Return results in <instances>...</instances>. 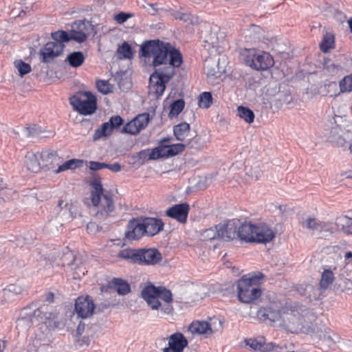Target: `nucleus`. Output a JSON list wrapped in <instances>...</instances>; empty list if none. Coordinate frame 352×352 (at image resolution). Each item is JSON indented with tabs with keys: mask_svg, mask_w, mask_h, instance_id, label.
<instances>
[{
	"mask_svg": "<svg viewBox=\"0 0 352 352\" xmlns=\"http://www.w3.org/2000/svg\"><path fill=\"white\" fill-rule=\"evenodd\" d=\"M300 311L301 309L296 302L287 303L285 306L280 307L279 302H274L266 307H261L257 311L256 315L261 320L274 322L283 314H292L296 316V314H300Z\"/></svg>",
	"mask_w": 352,
	"mask_h": 352,
	"instance_id": "8",
	"label": "nucleus"
},
{
	"mask_svg": "<svg viewBox=\"0 0 352 352\" xmlns=\"http://www.w3.org/2000/svg\"><path fill=\"white\" fill-rule=\"evenodd\" d=\"M140 55L145 58H152L151 64L155 67L168 64L165 69L156 70L150 76L148 88H166V84L175 74V68L179 67L183 61L178 50L170 43L160 40L144 42L140 47Z\"/></svg>",
	"mask_w": 352,
	"mask_h": 352,
	"instance_id": "1",
	"label": "nucleus"
},
{
	"mask_svg": "<svg viewBox=\"0 0 352 352\" xmlns=\"http://www.w3.org/2000/svg\"><path fill=\"white\" fill-rule=\"evenodd\" d=\"M162 260L161 253L155 248L139 249L138 262L139 265H155Z\"/></svg>",
	"mask_w": 352,
	"mask_h": 352,
	"instance_id": "19",
	"label": "nucleus"
},
{
	"mask_svg": "<svg viewBox=\"0 0 352 352\" xmlns=\"http://www.w3.org/2000/svg\"><path fill=\"white\" fill-rule=\"evenodd\" d=\"M111 286L120 295H126L131 291L129 284L122 278H115L111 282Z\"/></svg>",
	"mask_w": 352,
	"mask_h": 352,
	"instance_id": "29",
	"label": "nucleus"
},
{
	"mask_svg": "<svg viewBox=\"0 0 352 352\" xmlns=\"http://www.w3.org/2000/svg\"><path fill=\"white\" fill-rule=\"evenodd\" d=\"M160 90H161V93H162V92L164 91V89H160Z\"/></svg>",
	"mask_w": 352,
	"mask_h": 352,
	"instance_id": "63",
	"label": "nucleus"
},
{
	"mask_svg": "<svg viewBox=\"0 0 352 352\" xmlns=\"http://www.w3.org/2000/svg\"><path fill=\"white\" fill-rule=\"evenodd\" d=\"M338 220L342 231L346 235H352V218L344 215L339 217Z\"/></svg>",
	"mask_w": 352,
	"mask_h": 352,
	"instance_id": "36",
	"label": "nucleus"
},
{
	"mask_svg": "<svg viewBox=\"0 0 352 352\" xmlns=\"http://www.w3.org/2000/svg\"><path fill=\"white\" fill-rule=\"evenodd\" d=\"M334 47V36L332 34H327L324 36L320 47L322 52L327 53Z\"/></svg>",
	"mask_w": 352,
	"mask_h": 352,
	"instance_id": "40",
	"label": "nucleus"
},
{
	"mask_svg": "<svg viewBox=\"0 0 352 352\" xmlns=\"http://www.w3.org/2000/svg\"><path fill=\"white\" fill-rule=\"evenodd\" d=\"M170 138H165L160 141V146L152 149L149 154V160H157L160 158H168L175 156L183 152L185 149V145L182 143L166 145L169 142Z\"/></svg>",
	"mask_w": 352,
	"mask_h": 352,
	"instance_id": "10",
	"label": "nucleus"
},
{
	"mask_svg": "<svg viewBox=\"0 0 352 352\" xmlns=\"http://www.w3.org/2000/svg\"><path fill=\"white\" fill-rule=\"evenodd\" d=\"M188 330L192 335H203L205 337L213 333L211 325L206 321H193L188 327Z\"/></svg>",
	"mask_w": 352,
	"mask_h": 352,
	"instance_id": "23",
	"label": "nucleus"
},
{
	"mask_svg": "<svg viewBox=\"0 0 352 352\" xmlns=\"http://www.w3.org/2000/svg\"><path fill=\"white\" fill-rule=\"evenodd\" d=\"M63 204H64V201H63V200H62V199H59L58 203V208H59L60 209H61V210H62V209H63V208H64L65 207H67V204H65L64 206H63Z\"/></svg>",
	"mask_w": 352,
	"mask_h": 352,
	"instance_id": "52",
	"label": "nucleus"
},
{
	"mask_svg": "<svg viewBox=\"0 0 352 352\" xmlns=\"http://www.w3.org/2000/svg\"><path fill=\"white\" fill-rule=\"evenodd\" d=\"M246 344L254 351L269 352L274 350L275 345L272 342L265 343L264 338H250L245 340Z\"/></svg>",
	"mask_w": 352,
	"mask_h": 352,
	"instance_id": "24",
	"label": "nucleus"
},
{
	"mask_svg": "<svg viewBox=\"0 0 352 352\" xmlns=\"http://www.w3.org/2000/svg\"><path fill=\"white\" fill-rule=\"evenodd\" d=\"M54 300V294L53 292H49L46 294L45 300L49 303H52Z\"/></svg>",
	"mask_w": 352,
	"mask_h": 352,
	"instance_id": "50",
	"label": "nucleus"
},
{
	"mask_svg": "<svg viewBox=\"0 0 352 352\" xmlns=\"http://www.w3.org/2000/svg\"><path fill=\"white\" fill-rule=\"evenodd\" d=\"M171 15L175 19H179L181 21H184V22H192V16L189 13H183L178 11L170 10Z\"/></svg>",
	"mask_w": 352,
	"mask_h": 352,
	"instance_id": "43",
	"label": "nucleus"
},
{
	"mask_svg": "<svg viewBox=\"0 0 352 352\" xmlns=\"http://www.w3.org/2000/svg\"><path fill=\"white\" fill-rule=\"evenodd\" d=\"M14 66L21 76H23L31 72V66L22 60H15Z\"/></svg>",
	"mask_w": 352,
	"mask_h": 352,
	"instance_id": "42",
	"label": "nucleus"
},
{
	"mask_svg": "<svg viewBox=\"0 0 352 352\" xmlns=\"http://www.w3.org/2000/svg\"><path fill=\"white\" fill-rule=\"evenodd\" d=\"M52 38L54 41L52 43H59L64 44L65 42H69L72 40V37L69 33L64 30H58L51 34Z\"/></svg>",
	"mask_w": 352,
	"mask_h": 352,
	"instance_id": "37",
	"label": "nucleus"
},
{
	"mask_svg": "<svg viewBox=\"0 0 352 352\" xmlns=\"http://www.w3.org/2000/svg\"><path fill=\"white\" fill-rule=\"evenodd\" d=\"M335 279L333 272L330 270H324L322 273L319 282V289L322 292L326 290Z\"/></svg>",
	"mask_w": 352,
	"mask_h": 352,
	"instance_id": "31",
	"label": "nucleus"
},
{
	"mask_svg": "<svg viewBox=\"0 0 352 352\" xmlns=\"http://www.w3.org/2000/svg\"><path fill=\"white\" fill-rule=\"evenodd\" d=\"M95 309V304L93 299L89 296H79L75 302V311L78 317L88 318L91 317Z\"/></svg>",
	"mask_w": 352,
	"mask_h": 352,
	"instance_id": "17",
	"label": "nucleus"
},
{
	"mask_svg": "<svg viewBox=\"0 0 352 352\" xmlns=\"http://www.w3.org/2000/svg\"><path fill=\"white\" fill-rule=\"evenodd\" d=\"M91 187V201L94 206L97 207L96 215L102 218L114 217L116 207L113 195L111 191L105 190L102 184L101 178L94 177L89 182Z\"/></svg>",
	"mask_w": 352,
	"mask_h": 352,
	"instance_id": "2",
	"label": "nucleus"
},
{
	"mask_svg": "<svg viewBox=\"0 0 352 352\" xmlns=\"http://www.w3.org/2000/svg\"><path fill=\"white\" fill-rule=\"evenodd\" d=\"M39 153L42 168L50 169L53 168L55 164H58L61 160V157L56 151L48 149Z\"/></svg>",
	"mask_w": 352,
	"mask_h": 352,
	"instance_id": "22",
	"label": "nucleus"
},
{
	"mask_svg": "<svg viewBox=\"0 0 352 352\" xmlns=\"http://www.w3.org/2000/svg\"><path fill=\"white\" fill-rule=\"evenodd\" d=\"M107 166L104 167V168H108L114 173H118L121 170V166L118 163H114L112 164H107Z\"/></svg>",
	"mask_w": 352,
	"mask_h": 352,
	"instance_id": "48",
	"label": "nucleus"
},
{
	"mask_svg": "<svg viewBox=\"0 0 352 352\" xmlns=\"http://www.w3.org/2000/svg\"><path fill=\"white\" fill-rule=\"evenodd\" d=\"M85 329V324L80 322L78 327H77V333L78 334H82Z\"/></svg>",
	"mask_w": 352,
	"mask_h": 352,
	"instance_id": "51",
	"label": "nucleus"
},
{
	"mask_svg": "<svg viewBox=\"0 0 352 352\" xmlns=\"http://www.w3.org/2000/svg\"><path fill=\"white\" fill-rule=\"evenodd\" d=\"M243 223L239 226L238 223L234 221H229L223 225L215 226V228H210L207 232H212L213 235L211 239H219L223 241H231L236 238H239L243 241V236L241 235V229Z\"/></svg>",
	"mask_w": 352,
	"mask_h": 352,
	"instance_id": "9",
	"label": "nucleus"
},
{
	"mask_svg": "<svg viewBox=\"0 0 352 352\" xmlns=\"http://www.w3.org/2000/svg\"><path fill=\"white\" fill-rule=\"evenodd\" d=\"M150 120L149 113H140L124 126L122 131L131 135H137L147 126Z\"/></svg>",
	"mask_w": 352,
	"mask_h": 352,
	"instance_id": "13",
	"label": "nucleus"
},
{
	"mask_svg": "<svg viewBox=\"0 0 352 352\" xmlns=\"http://www.w3.org/2000/svg\"><path fill=\"white\" fill-rule=\"evenodd\" d=\"M115 86H118L119 88L125 86L120 75H117L110 80H98L96 81V88H113Z\"/></svg>",
	"mask_w": 352,
	"mask_h": 352,
	"instance_id": "28",
	"label": "nucleus"
},
{
	"mask_svg": "<svg viewBox=\"0 0 352 352\" xmlns=\"http://www.w3.org/2000/svg\"><path fill=\"white\" fill-rule=\"evenodd\" d=\"M190 206L188 203L175 204L165 211V215L184 224L187 221Z\"/></svg>",
	"mask_w": 352,
	"mask_h": 352,
	"instance_id": "18",
	"label": "nucleus"
},
{
	"mask_svg": "<svg viewBox=\"0 0 352 352\" xmlns=\"http://www.w3.org/2000/svg\"><path fill=\"white\" fill-rule=\"evenodd\" d=\"M141 295L153 310L161 308L163 314H170L173 312V294L165 287H156L152 284L146 285L142 290Z\"/></svg>",
	"mask_w": 352,
	"mask_h": 352,
	"instance_id": "3",
	"label": "nucleus"
},
{
	"mask_svg": "<svg viewBox=\"0 0 352 352\" xmlns=\"http://www.w3.org/2000/svg\"><path fill=\"white\" fill-rule=\"evenodd\" d=\"M117 55L120 59H131L133 58V52L127 42H124L117 50Z\"/></svg>",
	"mask_w": 352,
	"mask_h": 352,
	"instance_id": "33",
	"label": "nucleus"
},
{
	"mask_svg": "<svg viewBox=\"0 0 352 352\" xmlns=\"http://www.w3.org/2000/svg\"><path fill=\"white\" fill-rule=\"evenodd\" d=\"M148 6H151V8H153L155 11H156V8H155V6H157L156 3H150V4H148Z\"/></svg>",
	"mask_w": 352,
	"mask_h": 352,
	"instance_id": "61",
	"label": "nucleus"
},
{
	"mask_svg": "<svg viewBox=\"0 0 352 352\" xmlns=\"http://www.w3.org/2000/svg\"><path fill=\"white\" fill-rule=\"evenodd\" d=\"M145 235L154 236L162 231L164 223L160 219L146 217L142 221Z\"/></svg>",
	"mask_w": 352,
	"mask_h": 352,
	"instance_id": "20",
	"label": "nucleus"
},
{
	"mask_svg": "<svg viewBox=\"0 0 352 352\" xmlns=\"http://www.w3.org/2000/svg\"><path fill=\"white\" fill-rule=\"evenodd\" d=\"M107 166V164L99 162L90 161L89 162V168L91 170H98Z\"/></svg>",
	"mask_w": 352,
	"mask_h": 352,
	"instance_id": "46",
	"label": "nucleus"
},
{
	"mask_svg": "<svg viewBox=\"0 0 352 352\" xmlns=\"http://www.w3.org/2000/svg\"><path fill=\"white\" fill-rule=\"evenodd\" d=\"M265 94V96L263 98V104L265 105H270L272 107V105L274 104L278 109L280 108L284 104H289L292 101V97L289 91V90H283L278 89L275 94H272V93Z\"/></svg>",
	"mask_w": 352,
	"mask_h": 352,
	"instance_id": "15",
	"label": "nucleus"
},
{
	"mask_svg": "<svg viewBox=\"0 0 352 352\" xmlns=\"http://www.w3.org/2000/svg\"><path fill=\"white\" fill-rule=\"evenodd\" d=\"M243 241L248 243L266 244L275 238L276 233L267 223L254 224L250 222L243 223L241 229Z\"/></svg>",
	"mask_w": 352,
	"mask_h": 352,
	"instance_id": "5",
	"label": "nucleus"
},
{
	"mask_svg": "<svg viewBox=\"0 0 352 352\" xmlns=\"http://www.w3.org/2000/svg\"><path fill=\"white\" fill-rule=\"evenodd\" d=\"M145 235L140 220L132 219L129 221L125 232V237L129 240H138Z\"/></svg>",
	"mask_w": 352,
	"mask_h": 352,
	"instance_id": "21",
	"label": "nucleus"
},
{
	"mask_svg": "<svg viewBox=\"0 0 352 352\" xmlns=\"http://www.w3.org/2000/svg\"><path fill=\"white\" fill-rule=\"evenodd\" d=\"M302 226L307 229L311 230H316L318 232H327L329 230L328 228L329 223L324 221H321L316 218L309 217L304 222Z\"/></svg>",
	"mask_w": 352,
	"mask_h": 352,
	"instance_id": "26",
	"label": "nucleus"
},
{
	"mask_svg": "<svg viewBox=\"0 0 352 352\" xmlns=\"http://www.w3.org/2000/svg\"><path fill=\"white\" fill-rule=\"evenodd\" d=\"M132 15L131 14L125 13V12H120L115 15L114 19L120 24L124 23L127 21L128 19L131 17Z\"/></svg>",
	"mask_w": 352,
	"mask_h": 352,
	"instance_id": "45",
	"label": "nucleus"
},
{
	"mask_svg": "<svg viewBox=\"0 0 352 352\" xmlns=\"http://www.w3.org/2000/svg\"><path fill=\"white\" fill-rule=\"evenodd\" d=\"M210 229H208L205 231V234H206V237L208 238V239L209 240H212V239H211L210 237L213 235V233L212 232H207Z\"/></svg>",
	"mask_w": 352,
	"mask_h": 352,
	"instance_id": "55",
	"label": "nucleus"
},
{
	"mask_svg": "<svg viewBox=\"0 0 352 352\" xmlns=\"http://www.w3.org/2000/svg\"><path fill=\"white\" fill-rule=\"evenodd\" d=\"M338 118L342 119V117L336 116L334 118L336 125L331 127L327 139L336 146L345 149L348 146V143L352 140V132L346 129L344 125L338 124Z\"/></svg>",
	"mask_w": 352,
	"mask_h": 352,
	"instance_id": "11",
	"label": "nucleus"
},
{
	"mask_svg": "<svg viewBox=\"0 0 352 352\" xmlns=\"http://www.w3.org/2000/svg\"><path fill=\"white\" fill-rule=\"evenodd\" d=\"M340 69V66L334 63H331L327 67V69L329 72L334 73Z\"/></svg>",
	"mask_w": 352,
	"mask_h": 352,
	"instance_id": "49",
	"label": "nucleus"
},
{
	"mask_svg": "<svg viewBox=\"0 0 352 352\" xmlns=\"http://www.w3.org/2000/svg\"><path fill=\"white\" fill-rule=\"evenodd\" d=\"M345 258L346 259H349L352 257V252H347L346 254H345V256H344Z\"/></svg>",
	"mask_w": 352,
	"mask_h": 352,
	"instance_id": "57",
	"label": "nucleus"
},
{
	"mask_svg": "<svg viewBox=\"0 0 352 352\" xmlns=\"http://www.w3.org/2000/svg\"><path fill=\"white\" fill-rule=\"evenodd\" d=\"M240 59L246 65L257 71L267 70L274 64L273 57L269 53L258 52L255 49H242Z\"/></svg>",
	"mask_w": 352,
	"mask_h": 352,
	"instance_id": "6",
	"label": "nucleus"
},
{
	"mask_svg": "<svg viewBox=\"0 0 352 352\" xmlns=\"http://www.w3.org/2000/svg\"><path fill=\"white\" fill-rule=\"evenodd\" d=\"M309 91H306L307 95H309Z\"/></svg>",
	"mask_w": 352,
	"mask_h": 352,
	"instance_id": "64",
	"label": "nucleus"
},
{
	"mask_svg": "<svg viewBox=\"0 0 352 352\" xmlns=\"http://www.w3.org/2000/svg\"><path fill=\"white\" fill-rule=\"evenodd\" d=\"M83 164V161L78 159H72L65 162L63 164L60 165L56 170H54L55 173H60L68 170H74L80 167Z\"/></svg>",
	"mask_w": 352,
	"mask_h": 352,
	"instance_id": "32",
	"label": "nucleus"
},
{
	"mask_svg": "<svg viewBox=\"0 0 352 352\" xmlns=\"http://www.w3.org/2000/svg\"><path fill=\"white\" fill-rule=\"evenodd\" d=\"M324 339L325 340L329 341V342H332V343H333V344H335V343L336 342V340H333V338L331 336H329H329H324Z\"/></svg>",
	"mask_w": 352,
	"mask_h": 352,
	"instance_id": "53",
	"label": "nucleus"
},
{
	"mask_svg": "<svg viewBox=\"0 0 352 352\" xmlns=\"http://www.w3.org/2000/svg\"><path fill=\"white\" fill-rule=\"evenodd\" d=\"M190 126L186 122H181L173 126V134L176 140L184 142L190 136Z\"/></svg>",
	"mask_w": 352,
	"mask_h": 352,
	"instance_id": "27",
	"label": "nucleus"
},
{
	"mask_svg": "<svg viewBox=\"0 0 352 352\" xmlns=\"http://www.w3.org/2000/svg\"><path fill=\"white\" fill-rule=\"evenodd\" d=\"M113 130V129L109 122H104L98 129L96 130L94 135V138L96 139L102 136L109 135L112 133Z\"/></svg>",
	"mask_w": 352,
	"mask_h": 352,
	"instance_id": "41",
	"label": "nucleus"
},
{
	"mask_svg": "<svg viewBox=\"0 0 352 352\" xmlns=\"http://www.w3.org/2000/svg\"><path fill=\"white\" fill-rule=\"evenodd\" d=\"M340 88H352V74L344 77L339 82Z\"/></svg>",
	"mask_w": 352,
	"mask_h": 352,
	"instance_id": "44",
	"label": "nucleus"
},
{
	"mask_svg": "<svg viewBox=\"0 0 352 352\" xmlns=\"http://www.w3.org/2000/svg\"><path fill=\"white\" fill-rule=\"evenodd\" d=\"M263 274L258 272L243 276L237 283V296L243 303H251L262 295L261 287Z\"/></svg>",
	"mask_w": 352,
	"mask_h": 352,
	"instance_id": "4",
	"label": "nucleus"
},
{
	"mask_svg": "<svg viewBox=\"0 0 352 352\" xmlns=\"http://www.w3.org/2000/svg\"><path fill=\"white\" fill-rule=\"evenodd\" d=\"M69 100L73 110L82 116L92 115L97 109V98L90 91L79 90Z\"/></svg>",
	"mask_w": 352,
	"mask_h": 352,
	"instance_id": "7",
	"label": "nucleus"
},
{
	"mask_svg": "<svg viewBox=\"0 0 352 352\" xmlns=\"http://www.w3.org/2000/svg\"><path fill=\"white\" fill-rule=\"evenodd\" d=\"M25 158V166L30 171L37 173L42 168L39 152H28Z\"/></svg>",
	"mask_w": 352,
	"mask_h": 352,
	"instance_id": "25",
	"label": "nucleus"
},
{
	"mask_svg": "<svg viewBox=\"0 0 352 352\" xmlns=\"http://www.w3.org/2000/svg\"><path fill=\"white\" fill-rule=\"evenodd\" d=\"M109 122L111 123L113 129H115L122 124L123 119L120 116H112Z\"/></svg>",
	"mask_w": 352,
	"mask_h": 352,
	"instance_id": "47",
	"label": "nucleus"
},
{
	"mask_svg": "<svg viewBox=\"0 0 352 352\" xmlns=\"http://www.w3.org/2000/svg\"><path fill=\"white\" fill-rule=\"evenodd\" d=\"M67 60L72 67H78L84 63L85 56L81 52H74L67 56Z\"/></svg>",
	"mask_w": 352,
	"mask_h": 352,
	"instance_id": "35",
	"label": "nucleus"
},
{
	"mask_svg": "<svg viewBox=\"0 0 352 352\" xmlns=\"http://www.w3.org/2000/svg\"><path fill=\"white\" fill-rule=\"evenodd\" d=\"M92 30V25L87 21H76L72 25L70 36L72 40L78 43L85 41Z\"/></svg>",
	"mask_w": 352,
	"mask_h": 352,
	"instance_id": "12",
	"label": "nucleus"
},
{
	"mask_svg": "<svg viewBox=\"0 0 352 352\" xmlns=\"http://www.w3.org/2000/svg\"><path fill=\"white\" fill-rule=\"evenodd\" d=\"M118 257L126 260H131V262L138 264V250L129 249L122 250L118 253Z\"/></svg>",
	"mask_w": 352,
	"mask_h": 352,
	"instance_id": "38",
	"label": "nucleus"
},
{
	"mask_svg": "<svg viewBox=\"0 0 352 352\" xmlns=\"http://www.w3.org/2000/svg\"><path fill=\"white\" fill-rule=\"evenodd\" d=\"M166 339L168 344L162 349V352H184L188 345L186 336L179 331L172 333Z\"/></svg>",
	"mask_w": 352,
	"mask_h": 352,
	"instance_id": "14",
	"label": "nucleus"
},
{
	"mask_svg": "<svg viewBox=\"0 0 352 352\" xmlns=\"http://www.w3.org/2000/svg\"><path fill=\"white\" fill-rule=\"evenodd\" d=\"M236 115L248 124H252L254 121V113L247 107L242 105L237 107Z\"/></svg>",
	"mask_w": 352,
	"mask_h": 352,
	"instance_id": "30",
	"label": "nucleus"
},
{
	"mask_svg": "<svg viewBox=\"0 0 352 352\" xmlns=\"http://www.w3.org/2000/svg\"><path fill=\"white\" fill-rule=\"evenodd\" d=\"M347 147H348V149H349L351 155H352V142L350 144L348 143Z\"/></svg>",
	"mask_w": 352,
	"mask_h": 352,
	"instance_id": "59",
	"label": "nucleus"
},
{
	"mask_svg": "<svg viewBox=\"0 0 352 352\" xmlns=\"http://www.w3.org/2000/svg\"><path fill=\"white\" fill-rule=\"evenodd\" d=\"M348 23H349V26L351 29V31L352 32V18H351L349 21H348Z\"/></svg>",
	"mask_w": 352,
	"mask_h": 352,
	"instance_id": "60",
	"label": "nucleus"
},
{
	"mask_svg": "<svg viewBox=\"0 0 352 352\" xmlns=\"http://www.w3.org/2000/svg\"><path fill=\"white\" fill-rule=\"evenodd\" d=\"M207 75H208V77L211 76H214L215 78H217L219 76L217 75V74H216V73H211V72H208Z\"/></svg>",
	"mask_w": 352,
	"mask_h": 352,
	"instance_id": "58",
	"label": "nucleus"
},
{
	"mask_svg": "<svg viewBox=\"0 0 352 352\" xmlns=\"http://www.w3.org/2000/svg\"><path fill=\"white\" fill-rule=\"evenodd\" d=\"M102 94L107 95L110 93H113L112 89H98Z\"/></svg>",
	"mask_w": 352,
	"mask_h": 352,
	"instance_id": "54",
	"label": "nucleus"
},
{
	"mask_svg": "<svg viewBox=\"0 0 352 352\" xmlns=\"http://www.w3.org/2000/svg\"><path fill=\"white\" fill-rule=\"evenodd\" d=\"M184 107L185 102L183 99H178L175 100L170 106L168 118L170 119L177 118L179 114L184 110Z\"/></svg>",
	"mask_w": 352,
	"mask_h": 352,
	"instance_id": "34",
	"label": "nucleus"
},
{
	"mask_svg": "<svg viewBox=\"0 0 352 352\" xmlns=\"http://www.w3.org/2000/svg\"><path fill=\"white\" fill-rule=\"evenodd\" d=\"M351 91H352V89H340V93L346 92V91L350 92Z\"/></svg>",
	"mask_w": 352,
	"mask_h": 352,
	"instance_id": "62",
	"label": "nucleus"
},
{
	"mask_svg": "<svg viewBox=\"0 0 352 352\" xmlns=\"http://www.w3.org/2000/svg\"><path fill=\"white\" fill-rule=\"evenodd\" d=\"M65 47V44L59 43H47L39 52L42 62L45 63H52L55 58L63 54Z\"/></svg>",
	"mask_w": 352,
	"mask_h": 352,
	"instance_id": "16",
	"label": "nucleus"
},
{
	"mask_svg": "<svg viewBox=\"0 0 352 352\" xmlns=\"http://www.w3.org/2000/svg\"><path fill=\"white\" fill-rule=\"evenodd\" d=\"M212 104V96L210 92L204 91L198 98V105L202 109H208Z\"/></svg>",
	"mask_w": 352,
	"mask_h": 352,
	"instance_id": "39",
	"label": "nucleus"
},
{
	"mask_svg": "<svg viewBox=\"0 0 352 352\" xmlns=\"http://www.w3.org/2000/svg\"><path fill=\"white\" fill-rule=\"evenodd\" d=\"M344 175L346 178H352V170L346 171Z\"/></svg>",
	"mask_w": 352,
	"mask_h": 352,
	"instance_id": "56",
	"label": "nucleus"
}]
</instances>
